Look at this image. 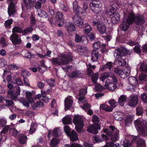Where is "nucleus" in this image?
I'll use <instances>...</instances> for the list:
<instances>
[{
    "label": "nucleus",
    "mask_w": 147,
    "mask_h": 147,
    "mask_svg": "<svg viewBox=\"0 0 147 147\" xmlns=\"http://www.w3.org/2000/svg\"><path fill=\"white\" fill-rule=\"evenodd\" d=\"M127 97L125 96L121 95L119 97V102L121 106H123V103L126 101Z\"/></svg>",
    "instance_id": "48"
},
{
    "label": "nucleus",
    "mask_w": 147,
    "mask_h": 147,
    "mask_svg": "<svg viewBox=\"0 0 147 147\" xmlns=\"http://www.w3.org/2000/svg\"><path fill=\"white\" fill-rule=\"evenodd\" d=\"M141 98L144 102L147 103V94H143L141 96Z\"/></svg>",
    "instance_id": "63"
},
{
    "label": "nucleus",
    "mask_w": 147,
    "mask_h": 147,
    "mask_svg": "<svg viewBox=\"0 0 147 147\" xmlns=\"http://www.w3.org/2000/svg\"><path fill=\"white\" fill-rule=\"evenodd\" d=\"M59 140L57 138H53L51 141L50 146L51 147H56L57 145L59 143Z\"/></svg>",
    "instance_id": "44"
},
{
    "label": "nucleus",
    "mask_w": 147,
    "mask_h": 147,
    "mask_svg": "<svg viewBox=\"0 0 147 147\" xmlns=\"http://www.w3.org/2000/svg\"><path fill=\"white\" fill-rule=\"evenodd\" d=\"M130 139H132L131 141L132 144L135 143L136 140H138L137 142V147H145L144 140L140 139L138 136L133 137L129 135L127 136L123 140H121V145L124 147H129L131 145L129 141Z\"/></svg>",
    "instance_id": "2"
},
{
    "label": "nucleus",
    "mask_w": 147,
    "mask_h": 147,
    "mask_svg": "<svg viewBox=\"0 0 147 147\" xmlns=\"http://www.w3.org/2000/svg\"><path fill=\"white\" fill-rule=\"evenodd\" d=\"M109 7V9L107 12V14L108 16H112L115 13L117 9V7L114 5H112Z\"/></svg>",
    "instance_id": "24"
},
{
    "label": "nucleus",
    "mask_w": 147,
    "mask_h": 147,
    "mask_svg": "<svg viewBox=\"0 0 147 147\" xmlns=\"http://www.w3.org/2000/svg\"><path fill=\"white\" fill-rule=\"evenodd\" d=\"M72 60L71 56H67L65 55L61 54L57 57L52 58L51 61L54 65H61L67 64L69 61Z\"/></svg>",
    "instance_id": "4"
},
{
    "label": "nucleus",
    "mask_w": 147,
    "mask_h": 147,
    "mask_svg": "<svg viewBox=\"0 0 147 147\" xmlns=\"http://www.w3.org/2000/svg\"><path fill=\"white\" fill-rule=\"evenodd\" d=\"M94 89V90L96 91H100L103 90L105 88L99 84H97L95 85Z\"/></svg>",
    "instance_id": "51"
},
{
    "label": "nucleus",
    "mask_w": 147,
    "mask_h": 147,
    "mask_svg": "<svg viewBox=\"0 0 147 147\" xmlns=\"http://www.w3.org/2000/svg\"><path fill=\"white\" fill-rule=\"evenodd\" d=\"M7 45L5 39L3 37H1L0 40V46L4 47Z\"/></svg>",
    "instance_id": "54"
},
{
    "label": "nucleus",
    "mask_w": 147,
    "mask_h": 147,
    "mask_svg": "<svg viewBox=\"0 0 147 147\" xmlns=\"http://www.w3.org/2000/svg\"><path fill=\"white\" fill-rule=\"evenodd\" d=\"M76 49L77 51L80 52H83L86 51L87 50V48L86 47L82 46L79 45H77L76 46Z\"/></svg>",
    "instance_id": "49"
},
{
    "label": "nucleus",
    "mask_w": 147,
    "mask_h": 147,
    "mask_svg": "<svg viewBox=\"0 0 147 147\" xmlns=\"http://www.w3.org/2000/svg\"><path fill=\"white\" fill-rule=\"evenodd\" d=\"M92 54L91 60L93 62L97 61L99 57L98 51H93Z\"/></svg>",
    "instance_id": "37"
},
{
    "label": "nucleus",
    "mask_w": 147,
    "mask_h": 147,
    "mask_svg": "<svg viewBox=\"0 0 147 147\" xmlns=\"http://www.w3.org/2000/svg\"><path fill=\"white\" fill-rule=\"evenodd\" d=\"M100 43L98 42H97L93 44V47L94 49H98L100 48Z\"/></svg>",
    "instance_id": "60"
},
{
    "label": "nucleus",
    "mask_w": 147,
    "mask_h": 147,
    "mask_svg": "<svg viewBox=\"0 0 147 147\" xmlns=\"http://www.w3.org/2000/svg\"><path fill=\"white\" fill-rule=\"evenodd\" d=\"M113 64L111 62H107L105 65H104L100 67V70L101 71H104L108 69L109 70H111L113 67Z\"/></svg>",
    "instance_id": "31"
},
{
    "label": "nucleus",
    "mask_w": 147,
    "mask_h": 147,
    "mask_svg": "<svg viewBox=\"0 0 147 147\" xmlns=\"http://www.w3.org/2000/svg\"><path fill=\"white\" fill-rule=\"evenodd\" d=\"M73 21L74 24L79 28H82L84 27V24L82 19L76 14L73 18Z\"/></svg>",
    "instance_id": "14"
},
{
    "label": "nucleus",
    "mask_w": 147,
    "mask_h": 147,
    "mask_svg": "<svg viewBox=\"0 0 147 147\" xmlns=\"http://www.w3.org/2000/svg\"><path fill=\"white\" fill-rule=\"evenodd\" d=\"M64 147H83V146L78 144L74 143H72L70 146L69 145L66 144Z\"/></svg>",
    "instance_id": "64"
},
{
    "label": "nucleus",
    "mask_w": 147,
    "mask_h": 147,
    "mask_svg": "<svg viewBox=\"0 0 147 147\" xmlns=\"http://www.w3.org/2000/svg\"><path fill=\"white\" fill-rule=\"evenodd\" d=\"M3 76L4 77H6V80L4 79H3V82L5 83H9L11 82L12 76L11 75L7 74V71L5 70H4L3 74Z\"/></svg>",
    "instance_id": "33"
},
{
    "label": "nucleus",
    "mask_w": 147,
    "mask_h": 147,
    "mask_svg": "<svg viewBox=\"0 0 147 147\" xmlns=\"http://www.w3.org/2000/svg\"><path fill=\"white\" fill-rule=\"evenodd\" d=\"M113 115L115 119L118 121L122 120L125 117V114L120 111L115 112L113 114Z\"/></svg>",
    "instance_id": "23"
},
{
    "label": "nucleus",
    "mask_w": 147,
    "mask_h": 147,
    "mask_svg": "<svg viewBox=\"0 0 147 147\" xmlns=\"http://www.w3.org/2000/svg\"><path fill=\"white\" fill-rule=\"evenodd\" d=\"M86 65L87 67V74L90 76L92 75L91 78L92 81L94 83H96L98 78L99 74L97 73L92 75L93 72L91 69V68L95 69V66L94 65H92L89 63H87L86 64Z\"/></svg>",
    "instance_id": "7"
},
{
    "label": "nucleus",
    "mask_w": 147,
    "mask_h": 147,
    "mask_svg": "<svg viewBox=\"0 0 147 147\" xmlns=\"http://www.w3.org/2000/svg\"><path fill=\"white\" fill-rule=\"evenodd\" d=\"M110 76V74L107 72L104 73L101 75L100 79L103 82L107 78L109 77Z\"/></svg>",
    "instance_id": "50"
},
{
    "label": "nucleus",
    "mask_w": 147,
    "mask_h": 147,
    "mask_svg": "<svg viewBox=\"0 0 147 147\" xmlns=\"http://www.w3.org/2000/svg\"><path fill=\"white\" fill-rule=\"evenodd\" d=\"M44 106L43 103L41 101H37L34 103L32 106V108L34 109L38 110L40 108Z\"/></svg>",
    "instance_id": "35"
},
{
    "label": "nucleus",
    "mask_w": 147,
    "mask_h": 147,
    "mask_svg": "<svg viewBox=\"0 0 147 147\" xmlns=\"http://www.w3.org/2000/svg\"><path fill=\"white\" fill-rule=\"evenodd\" d=\"M27 137L22 134L19 135L18 141L21 144H24L26 143Z\"/></svg>",
    "instance_id": "40"
},
{
    "label": "nucleus",
    "mask_w": 147,
    "mask_h": 147,
    "mask_svg": "<svg viewBox=\"0 0 147 147\" xmlns=\"http://www.w3.org/2000/svg\"><path fill=\"white\" fill-rule=\"evenodd\" d=\"M47 82L51 86H54L55 85V82L53 79L47 80Z\"/></svg>",
    "instance_id": "55"
},
{
    "label": "nucleus",
    "mask_w": 147,
    "mask_h": 147,
    "mask_svg": "<svg viewBox=\"0 0 147 147\" xmlns=\"http://www.w3.org/2000/svg\"><path fill=\"white\" fill-rule=\"evenodd\" d=\"M114 143L113 142L111 141L107 142L106 144L102 147H114Z\"/></svg>",
    "instance_id": "62"
},
{
    "label": "nucleus",
    "mask_w": 147,
    "mask_h": 147,
    "mask_svg": "<svg viewBox=\"0 0 147 147\" xmlns=\"http://www.w3.org/2000/svg\"><path fill=\"white\" fill-rule=\"evenodd\" d=\"M73 102V99L72 96H69L66 98L65 101V111L69 109L71 106Z\"/></svg>",
    "instance_id": "19"
},
{
    "label": "nucleus",
    "mask_w": 147,
    "mask_h": 147,
    "mask_svg": "<svg viewBox=\"0 0 147 147\" xmlns=\"http://www.w3.org/2000/svg\"><path fill=\"white\" fill-rule=\"evenodd\" d=\"M139 80L140 81H147V76L144 74H141L139 77Z\"/></svg>",
    "instance_id": "61"
},
{
    "label": "nucleus",
    "mask_w": 147,
    "mask_h": 147,
    "mask_svg": "<svg viewBox=\"0 0 147 147\" xmlns=\"http://www.w3.org/2000/svg\"><path fill=\"white\" fill-rule=\"evenodd\" d=\"M97 29L101 34H105L106 31V28L105 24L102 22H99L97 25Z\"/></svg>",
    "instance_id": "21"
},
{
    "label": "nucleus",
    "mask_w": 147,
    "mask_h": 147,
    "mask_svg": "<svg viewBox=\"0 0 147 147\" xmlns=\"http://www.w3.org/2000/svg\"><path fill=\"white\" fill-rule=\"evenodd\" d=\"M65 26L69 33L74 31L76 29L74 25L70 22L66 23L65 24Z\"/></svg>",
    "instance_id": "27"
},
{
    "label": "nucleus",
    "mask_w": 147,
    "mask_h": 147,
    "mask_svg": "<svg viewBox=\"0 0 147 147\" xmlns=\"http://www.w3.org/2000/svg\"><path fill=\"white\" fill-rule=\"evenodd\" d=\"M68 135L69 136L70 139L72 141L74 142L78 139V135L76 132L74 131H72Z\"/></svg>",
    "instance_id": "36"
},
{
    "label": "nucleus",
    "mask_w": 147,
    "mask_h": 147,
    "mask_svg": "<svg viewBox=\"0 0 147 147\" xmlns=\"http://www.w3.org/2000/svg\"><path fill=\"white\" fill-rule=\"evenodd\" d=\"M136 114L138 115H141L143 113V109L141 107H139L137 108L136 109Z\"/></svg>",
    "instance_id": "59"
},
{
    "label": "nucleus",
    "mask_w": 147,
    "mask_h": 147,
    "mask_svg": "<svg viewBox=\"0 0 147 147\" xmlns=\"http://www.w3.org/2000/svg\"><path fill=\"white\" fill-rule=\"evenodd\" d=\"M10 40L11 41L12 43L14 45L20 44L22 40L18 35L15 33H13L10 36Z\"/></svg>",
    "instance_id": "13"
},
{
    "label": "nucleus",
    "mask_w": 147,
    "mask_h": 147,
    "mask_svg": "<svg viewBox=\"0 0 147 147\" xmlns=\"http://www.w3.org/2000/svg\"><path fill=\"white\" fill-rule=\"evenodd\" d=\"M100 108L103 110L108 111H111L113 110L112 107L108 105L102 104L100 105Z\"/></svg>",
    "instance_id": "45"
},
{
    "label": "nucleus",
    "mask_w": 147,
    "mask_h": 147,
    "mask_svg": "<svg viewBox=\"0 0 147 147\" xmlns=\"http://www.w3.org/2000/svg\"><path fill=\"white\" fill-rule=\"evenodd\" d=\"M137 69L146 73L147 72V64L144 63H140L137 65Z\"/></svg>",
    "instance_id": "29"
},
{
    "label": "nucleus",
    "mask_w": 147,
    "mask_h": 147,
    "mask_svg": "<svg viewBox=\"0 0 147 147\" xmlns=\"http://www.w3.org/2000/svg\"><path fill=\"white\" fill-rule=\"evenodd\" d=\"M20 88L19 86L17 87L16 88V91L11 96V98L15 100H17L18 99L17 96L20 94Z\"/></svg>",
    "instance_id": "32"
},
{
    "label": "nucleus",
    "mask_w": 147,
    "mask_h": 147,
    "mask_svg": "<svg viewBox=\"0 0 147 147\" xmlns=\"http://www.w3.org/2000/svg\"><path fill=\"white\" fill-rule=\"evenodd\" d=\"M115 78H114L113 80L108 79L106 81L105 86L108 89L111 91L115 90L117 87L115 83Z\"/></svg>",
    "instance_id": "10"
},
{
    "label": "nucleus",
    "mask_w": 147,
    "mask_h": 147,
    "mask_svg": "<svg viewBox=\"0 0 147 147\" xmlns=\"http://www.w3.org/2000/svg\"><path fill=\"white\" fill-rule=\"evenodd\" d=\"M73 8L74 11L75 12L76 14L82 12V8L78 6V2L76 1H74L73 3Z\"/></svg>",
    "instance_id": "30"
},
{
    "label": "nucleus",
    "mask_w": 147,
    "mask_h": 147,
    "mask_svg": "<svg viewBox=\"0 0 147 147\" xmlns=\"http://www.w3.org/2000/svg\"><path fill=\"white\" fill-rule=\"evenodd\" d=\"M126 63V62L125 60L122 58L115 61V64L117 66H124Z\"/></svg>",
    "instance_id": "39"
},
{
    "label": "nucleus",
    "mask_w": 147,
    "mask_h": 147,
    "mask_svg": "<svg viewBox=\"0 0 147 147\" xmlns=\"http://www.w3.org/2000/svg\"><path fill=\"white\" fill-rule=\"evenodd\" d=\"M83 117L78 115L74 116L73 122L76 125L75 128L77 131L79 133H81L83 130L84 126Z\"/></svg>",
    "instance_id": "6"
},
{
    "label": "nucleus",
    "mask_w": 147,
    "mask_h": 147,
    "mask_svg": "<svg viewBox=\"0 0 147 147\" xmlns=\"http://www.w3.org/2000/svg\"><path fill=\"white\" fill-rule=\"evenodd\" d=\"M138 96L136 95H132L129 98V105L131 107H134L138 103Z\"/></svg>",
    "instance_id": "15"
},
{
    "label": "nucleus",
    "mask_w": 147,
    "mask_h": 147,
    "mask_svg": "<svg viewBox=\"0 0 147 147\" xmlns=\"http://www.w3.org/2000/svg\"><path fill=\"white\" fill-rule=\"evenodd\" d=\"M68 76L69 77L72 78H80L83 76V74L81 73L80 71L76 70L69 73Z\"/></svg>",
    "instance_id": "25"
},
{
    "label": "nucleus",
    "mask_w": 147,
    "mask_h": 147,
    "mask_svg": "<svg viewBox=\"0 0 147 147\" xmlns=\"http://www.w3.org/2000/svg\"><path fill=\"white\" fill-rule=\"evenodd\" d=\"M16 4V3L13 2L12 1L9 5L8 12L9 16H11L16 11L15 9Z\"/></svg>",
    "instance_id": "22"
},
{
    "label": "nucleus",
    "mask_w": 147,
    "mask_h": 147,
    "mask_svg": "<svg viewBox=\"0 0 147 147\" xmlns=\"http://www.w3.org/2000/svg\"><path fill=\"white\" fill-rule=\"evenodd\" d=\"M26 98L31 104H32L34 103V101L32 97V93L27 91L26 92Z\"/></svg>",
    "instance_id": "41"
},
{
    "label": "nucleus",
    "mask_w": 147,
    "mask_h": 147,
    "mask_svg": "<svg viewBox=\"0 0 147 147\" xmlns=\"http://www.w3.org/2000/svg\"><path fill=\"white\" fill-rule=\"evenodd\" d=\"M104 132L111 137V140L113 141H118L119 138V131L114 126H110L103 129Z\"/></svg>",
    "instance_id": "3"
},
{
    "label": "nucleus",
    "mask_w": 147,
    "mask_h": 147,
    "mask_svg": "<svg viewBox=\"0 0 147 147\" xmlns=\"http://www.w3.org/2000/svg\"><path fill=\"white\" fill-rule=\"evenodd\" d=\"M33 30V28L31 27H28L25 30H23L22 34L23 35L25 34L31 32Z\"/></svg>",
    "instance_id": "56"
},
{
    "label": "nucleus",
    "mask_w": 147,
    "mask_h": 147,
    "mask_svg": "<svg viewBox=\"0 0 147 147\" xmlns=\"http://www.w3.org/2000/svg\"><path fill=\"white\" fill-rule=\"evenodd\" d=\"M134 123L136 128L140 135L143 136L147 135V127L145 121L142 119H138Z\"/></svg>",
    "instance_id": "5"
},
{
    "label": "nucleus",
    "mask_w": 147,
    "mask_h": 147,
    "mask_svg": "<svg viewBox=\"0 0 147 147\" xmlns=\"http://www.w3.org/2000/svg\"><path fill=\"white\" fill-rule=\"evenodd\" d=\"M100 126L99 124H97L96 125H91L88 127L87 130L90 133L96 134L98 132V129H100Z\"/></svg>",
    "instance_id": "18"
},
{
    "label": "nucleus",
    "mask_w": 147,
    "mask_h": 147,
    "mask_svg": "<svg viewBox=\"0 0 147 147\" xmlns=\"http://www.w3.org/2000/svg\"><path fill=\"white\" fill-rule=\"evenodd\" d=\"M55 18L57 20L62 23V24H63V14L61 13L60 12H57Z\"/></svg>",
    "instance_id": "42"
},
{
    "label": "nucleus",
    "mask_w": 147,
    "mask_h": 147,
    "mask_svg": "<svg viewBox=\"0 0 147 147\" xmlns=\"http://www.w3.org/2000/svg\"><path fill=\"white\" fill-rule=\"evenodd\" d=\"M120 20V16L117 13H115L111 16V20L113 24H116L118 23Z\"/></svg>",
    "instance_id": "28"
},
{
    "label": "nucleus",
    "mask_w": 147,
    "mask_h": 147,
    "mask_svg": "<svg viewBox=\"0 0 147 147\" xmlns=\"http://www.w3.org/2000/svg\"><path fill=\"white\" fill-rule=\"evenodd\" d=\"M134 22L138 25L143 24L145 22L144 17L143 15H138L135 17L132 13L124 12V18L120 27L123 30L126 31L129 28L130 25Z\"/></svg>",
    "instance_id": "1"
},
{
    "label": "nucleus",
    "mask_w": 147,
    "mask_h": 147,
    "mask_svg": "<svg viewBox=\"0 0 147 147\" xmlns=\"http://www.w3.org/2000/svg\"><path fill=\"white\" fill-rule=\"evenodd\" d=\"M108 103L112 108L115 107L117 105V103L114 100H111L109 101Z\"/></svg>",
    "instance_id": "57"
},
{
    "label": "nucleus",
    "mask_w": 147,
    "mask_h": 147,
    "mask_svg": "<svg viewBox=\"0 0 147 147\" xmlns=\"http://www.w3.org/2000/svg\"><path fill=\"white\" fill-rule=\"evenodd\" d=\"M128 83L130 89H135L138 86V82L136 78L134 77H130L128 78Z\"/></svg>",
    "instance_id": "12"
},
{
    "label": "nucleus",
    "mask_w": 147,
    "mask_h": 147,
    "mask_svg": "<svg viewBox=\"0 0 147 147\" xmlns=\"http://www.w3.org/2000/svg\"><path fill=\"white\" fill-rule=\"evenodd\" d=\"M62 133L59 128L54 129L53 131H52L49 130L48 134V137L50 138L51 136L53 135L54 136L58 137L61 135Z\"/></svg>",
    "instance_id": "20"
},
{
    "label": "nucleus",
    "mask_w": 147,
    "mask_h": 147,
    "mask_svg": "<svg viewBox=\"0 0 147 147\" xmlns=\"http://www.w3.org/2000/svg\"><path fill=\"white\" fill-rule=\"evenodd\" d=\"M36 125L34 123H32L30 129V132L31 134L33 133L36 131Z\"/></svg>",
    "instance_id": "53"
},
{
    "label": "nucleus",
    "mask_w": 147,
    "mask_h": 147,
    "mask_svg": "<svg viewBox=\"0 0 147 147\" xmlns=\"http://www.w3.org/2000/svg\"><path fill=\"white\" fill-rule=\"evenodd\" d=\"M127 50L125 48L121 47L115 50L114 54V57L118 59L125 55L127 53Z\"/></svg>",
    "instance_id": "11"
},
{
    "label": "nucleus",
    "mask_w": 147,
    "mask_h": 147,
    "mask_svg": "<svg viewBox=\"0 0 147 147\" xmlns=\"http://www.w3.org/2000/svg\"><path fill=\"white\" fill-rule=\"evenodd\" d=\"M6 61L3 59L1 58L0 59V66L1 67H5L6 65Z\"/></svg>",
    "instance_id": "58"
},
{
    "label": "nucleus",
    "mask_w": 147,
    "mask_h": 147,
    "mask_svg": "<svg viewBox=\"0 0 147 147\" xmlns=\"http://www.w3.org/2000/svg\"><path fill=\"white\" fill-rule=\"evenodd\" d=\"M37 14L38 16L46 18L48 17V15L47 13L43 10H38L36 11Z\"/></svg>",
    "instance_id": "38"
},
{
    "label": "nucleus",
    "mask_w": 147,
    "mask_h": 147,
    "mask_svg": "<svg viewBox=\"0 0 147 147\" xmlns=\"http://www.w3.org/2000/svg\"><path fill=\"white\" fill-rule=\"evenodd\" d=\"M109 138L105 135L102 134L101 136L98 135L94 136L92 138V140H95L96 142H101L104 140H105L106 141H109Z\"/></svg>",
    "instance_id": "16"
},
{
    "label": "nucleus",
    "mask_w": 147,
    "mask_h": 147,
    "mask_svg": "<svg viewBox=\"0 0 147 147\" xmlns=\"http://www.w3.org/2000/svg\"><path fill=\"white\" fill-rule=\"evenodd\" d=\"M71 121V118L69 115L64 117L62 119V122L64 124H69Z\"/></svg>",
    "instance_id": "46"
},
{
    "label": "nucleus",
    "mask_w": 147,
    "mask_h": 147,
    "mask_svg": "<svg viewBox=\"0 0 147 147\" xmlns=\"http://www.w3.org/2000/svg\"><path fill=\"white\" fill-rule=\"evenodd\" d=\"M23 30L22 28L18 26H15L13 27L12 30V32L13 33L15 32L22 33Z\"/></svg>",
    "instance_id": "52"
},
{
    "label": "nucleus",
    "mask_w": 147,
    "mask_h": 147,
    "mask_svg": "<svg viewBox=\"0 0 147 147\" xmlns=\"http://www.w3.org/2000/svg\"><path fill=\"white\" fill-rule=\"evenodd\" d=\"M114 71L116 74L119 76L121 78H125L129 75L131 69L129 67H125L124 70L116 68L115 69Z\"/></svg>",
    "instance_id": "9"
},
{
    "label": "nucleus",
    "mask_w": 147,
    "mask_h": 147,
    "mask_svg": "<svg viewBox=\"0 0 147 147\" xmlns=\"http://www.w3.org/2000/svg\"><path fill=\"white\" fill-rule=\"evenodd\" d=\"M40 64L41 66L39 67L38 68L39 71L43 73L47 69L46 66L45 65L44 61V60H41L40 61Z\"/></svg>",
    "instance_id": "43"
},
{
    "label": "nucleus",
    "mask_w": 147,
    "mask_h": 147,
    "mask_svg": "<svg viewBox=\"0 0 147 147\" xmlns=\"http://www.w3.org/2000/svg\"><path fill=\"white\" fill-rule=\"evenodd\" d=\"M84 33L86 35H87L91 31V27L88 23H86L84 24Z\"/></svg>",
    "instance_id": "34"
},
{
    "label": "nucleus",
    "mask_w": 147,
    "mask_h": 147,
    "mask_svg": "<svg viewBox=\"0 0 147 147\" xmlns=\"http://www.w3.org/2000/svg\"><path fill=\"white\" fill-rule=\"evenodd\" d=\"M92 11L95 13L100 12L102 9V5L99 1L93 0L90 5Z\"/></svg>",
    "instance_id": "8"
},
{
    "label": "nucleus",
    "mask_w": 147,
    "mask_h": 147,
    "mask_svg": "<svg viewBox=\"0 0 147 147\" xmlns=\"http://www.w3.org/2000/svg\"><path fill=\"white\" fill-rule=\"evenodd\" d=\"M9 133L10 135L13 136L15 137L17 136L18 133V131L16 129L13 128L10 129Z\"/></svg>",
    "instance_id": "47"
},
{
    "label": "nucleus",
    "mask_w": 147,
    "mask_h": 147,
    "mask_svg": "<svg viewBox=\"0 0 147 147\" xmlns=\"http://www.w3.org/2000/svg\"><path fill=\"white\" fill-rule=\"evenodd\" d=\"M34 1L32 0H23V2L22 4V6L23 7V5H24L26 8L28 9V11H30L29 9L32 7L33 5L32 2Z\"/></svg>",
    "instance_id": "26"
},
{
    "label": "nucleus",
    "mask_w": 147,
    "mask_h": 147,
    "mask_svg": "<svg viewBox=\"0 0 147 147\" xmlns=\"http://www.w3.org/2000/svg\"><path fill=\"white\" fill-rule=\"evenodd\" d=\"M75 40L77 42H80L84 44H87L88 43V40L85 36H80L77 34L75 35Z\"/></svg>",
    "instance_id": "17"
}]
</instances>
